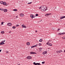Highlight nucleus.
<instances>
[{
	"label": "nucleus",
	"mask_w": 65,
	"mask_h": 65,
	"mask_svg": "<svg viewBox=\"0 0 65 65\" xmlns=\"http://www.w3.org/2000/svg\"><path fill=\"white\" fill-rule=\"evenodd\" d=\"M16 26V27H18V26H19V25H17Z\"/></svg>",
	"instance_id": "473e14b6"
},
{
	"label": "nucleus",
	"mask_w": 65,
	"mask_h": 65,
	"mask_svg": "<svg viewBox=\"0 0 65 65\" xmlns=\"http://www.w3.org/2000/svg\"><path fill=\"white\" fill-rule=\"evenodd\" d=\"M1 51H2V50L1 49L0 50V52H1Z\"/></svg>",
	"instance_id": "37998d69"
},
{
	"label": "nucleus",
	"mask_w": 65,
	"mask_h": 65,
	"mask_svg": "<svg viewBox=\"0 0 65 65\" xmlns=\"http://www.w3.org/2000/svg\"><path fill=\"white\" fill-rule=\"evenodd\" d=\"M12 24L10 23H8L7 24L8 26H11Z\"/></svg>",
	"instance_id": "39448f33"
},
{
	"label": "nucleus",
	"mask_w": 65,
	"mask_h": 65,
	"mask_svg": "<svg viewBox=\"0 0 65 65\" xmlns=\"http://www.w3.org/2000/svg\"><path fill=\"white\" fill-rule=\"evenodd\" d=\"M60 30V28H59L57 29V30L58 31H59V30Z\"/></svg>",
	"instance_id": "f704fd0d"
},
{
	"label": "nucleus",
	"mask_w": 65,
	"mask_h": 65,
	"mask_svg": "<svg viewBox=\"0 0 65 65\" xmlns=\"http://www.w3.org/2000/svg\"><path fill=\"white\" fill-rule=\"evenodd\" d=\"M39 49L40 51H41V50H42V48H39Z\"/></svg>",
	"instance_id": "4be33fe9"
},
{
	"label": "nucleus",
	"mask_w": 65,
	"mask_h": 65,
	"mask_svg": "<svg viewBox=\"0 0 65 65\" xmlns=\"http://www.w3.org/2000/svg\"><path fill=\"white\" fill-rule=\"evenodd\" d=\"M39 63H36L35 62H34L33 63V64L35 65H39Z\"/></svg>",
	"instance_id": "0eeeda50"
},
{
	"label": "nucleus",
	"mask_w": 65,
	"mask_h": 65,
	"mask_svg": "<svg viewBox=\"0 0 65 65\" xmlns=\"http://www.w3.org/2000/svg\"><path fill=\"white\" fill-rule=\"evenodd\" d=\"M3 10L4 12H7V10L6 9H3Z\"/></svg>",
	"instance_id": "9d476101"
},
{
	"label": "nucleus",
	"mask_w": 65,
	"mask_h": 65,
	"mask_svg": "<svg viewBox=\"0 0 65 65\" xmlns=\"http://www.w3.org/2000/svg\"><path fill=\"white\" fill-rule=\"evenodd\" d=\"M18 11V10L17 9H14L13 10V11Z\"/></svg>",
	"instance_id": "aec40b11"
},
{
	"label": "nucleus",
	"mask_w": 65,
	"mask_h": 65,
	"mask_svg": "<svg viewBox=\"0 0 65 65\" xmlns=\"http://www.w3.org/2000/svg\"><path fill=\"white\" fill-rule=\"evenodd\" d=\"M62 38L63 39H65V37H63Z\"/></svg>",
	"instance_id": "7c9ffc66"
},
{
	"label": "nucleus",
	"mask_w": 65,
	"mask_h": 65,
	"mask_svg": "<svg viewBox=\"0 0 65 65\" xmlns=\"http://www.w3.org/2000/svg\"><path fill=\"white\" fill-rule=\"evenodd\" d=\"M41 43H39V46H41Z\"/></svg>",
	"instance_id": "cd10ccee"
},
{
	"label": "nucleus",
	"mask_w": 65,
	"mask_h": 65,
	"mask_svg": "<svg viewBox=\"0 0 65 65\" xmlns=\"http://www.w3.org/2000/svg\"><path fill=\"white\" fill-rule=\"evenodd\" d=\"M22 28H26V26H25L24 24L22 25Z\"/></svg>",
	"instance_id": "1a4fd4ad"
},
{
	"label": "nucleus",
	"mask_w": 65,
	"mask_h": 65,
	"mask_svg": "<svg viewBox=\"0 0 65 65\" xmlns=\"http://www.w3.org/2000/svg\"><path fill=\"white\" fill-rule=\"evenodd\" d=\"M56 52L57 53H59V51H56Z\"/></svg>",
	"instance_id": "c9c22d12"
},
{
	"label": "nucleus",
	"mask_w": 65,
	"mask_h": 65,
	"mask_svg": "<svg viewBox=\"0 0 65 65\" xmlns=\"http://www.w3.org/2000/svg\"><path fill=\"white\" fill-rule=\"evenodd\" d=\"M20 16L22 17H23L24 16V14H21L20 15Z\"/></svg>",
	"instance_id": "2eb2a0df"
},
{
	"label": "nucleus",
	"mask_w": 65,
	"mask_h": 65,
	"mask_svg": "<svg viewBox=\"0 0 65 65\" xmlns=\"http://www.w3.org/2000/svg\"><path fill=\"white\" fill-rule=\"evenodd\" d=\"M39 9L42 11H45L47 9L46 8V7L45 6H42L39 8Z\"/></svg>",
	"instance_id": "f257e3e1"
},
{
	"label": "nucleus",
	"mask_w": 65,
	"mask_h": 65,
	"mask_svg": "<svg viewBox=\"0 0 65 65\" xmlns=\"http://www.w3.org/2000/svg\"><path fill=\"white\" fill-rule=\"evenodd\" d=\"M1 8H0V10H1Z\"/></svg>",
	"instance_id": "603ef678"
},
{
	"label": "nucleus",
	"mask_w": 65,
	"mask_h": 65,
	"mask_svg": "<svg viewBox=\"0 0 65 65\" xmlns=\"http://www.w3.org/2000/svg\"><path fill=\"white\" fill-rule=\"evenodd\" d=\"M3 44H2V42L0 43V45H2Z\"/></svg>",
	"instance_id": "e433bc0d"
},
{
	"label": "nucleus",
	"mask_w": 65,
	"mask_h": 65,
	"mask_svg": "<svg viewBox=\"0 0 65 65\" xmlns=\"http://www.w3.org/2000/svg\"><path fill=\"white\" fill-rule=\"evenodd\" d=\"M33 14H31L30 15V17L31 18H32L33 19Z\"/></svg>",
	"instance_id": "4468645a"
},
{
	"label": "nucleus",
	"mask_w": 65,
	"mask_h": 65,
	"mask_svg": "<svg viewBox=\"0 0 65 65\" xmlns=\"http://www.w3.org/2000/svg\"><path fill=\"white\" fill-rule=\"evenodd\" d=\"M2 44H2V45H3V44H5V43L3 42H2Z\"/></svg>",
	"instance_id": "a878e982"
},
{
	"label": "nucleus",
	"mask_w": 65,
	"mask_h": 65,
	"mask_svg": "<svg viewBox=\"0 0 65 65\" xmlns=\"http://www.w3.org/2000/svg\"><path fill=\"white\" fill-rule=\"evenodd\" d=\"M51 42V40H50L49 41H48L49 42Z\"/></svg>",
	"instance_id": "58836bf2"
},
{
	"label": "nucleus",
	"mask_w": 65,
	"mask_h": 65,
	"mask_svg": "<svg viewBox=\"0 0 65 65\" xmlns=\"http://www.w3.org/2000/svg\"><path fill=\"white\" fill-rule=\"evenodd\" d=\"M35 15L36 16V17H37V16L38 15V14H36Z\"/></svg>",
	"instance_id": "bb28decb"
},
{
	"label": "nucleus",
	"mask_w": 65,
	"mask_h": 65,
	"mask_svg": "<svg viewBox=\"0 0 65 65\" xmlns=\"http://www.w3.org/2000/svg\"><path fill=\"white\" fill-rule=\"evenodd\" d=\"M27 59H31L32 58V57L30 56H27Z\"/></svg>",
	"instance_id": "20e7f679"
},
{
	"label": "nucleus",
	"mask_w": 65,
	"mask_h": 65,
	"mask_svg": "<svg viewBox=\"0 0 65 65\" xmlns=\"http://www.w3.org/2000/svg\"><path fill=\"white\" fill-rule=\"evenodd\" d=\"M63 18H65V16H61L60 17V19H63Z\"/></svg>",
	"instance_id": "9b49d317"
},
{
	"label": "nucleus",
	"mask_w": 65,
	"mask_h": 65,
	"mask_svg": "<svg viewBox=\"0 0 65 65\" xmlns=\"http://www.w3.org/2000/svg\"><path fill=\"white\" fill-rule=\"evenodd\" d=\"M64 53H65V50L64 51Z\"/></svg>",
	"instance_id": "8fccbe9b"
},
{
	"label": "nucleus",
	"mask_w": 65,
	"mask_h": 65,
	"mask_svg": "<svg viewBox=\"0 0 65 65\" xmlns=\"http://www.w3.org/2000/svg\"><path fill=\"white\" fill-rule=\"evenodd\" d=\"M30 54H36L37 53L35 52H30Z\"/></svg>",
	"instance_id": "423d86ee"
},
{
	"label": "nucleus",
	"mask_w": 65,
	"mask_h": 65,
	"mask_svg": "<svg viewBox=\"0 0 65 65\" xmlns=\"http://www.w3.org/2000/svg\"><path fill=\"white\" fill-rule=\"evenodd\" d=\"M46 53H47V51H45L42 53V54L43 55H44V54H46Z\"/></svg>",
	"instance_id": "6e6552de"
},
{
	"label": "nucleus",
	"mask_w": 65,
	"mask_h": 65,
	"mask_svg": "<svg viewBox=\"0 0 65 65\" xmlns=\"http://www.w3.org/2000/svg\"><path fill=\"white\" fill-rule=\"evenodd\" d=\"M50 14H51V13H49V14L46 13L45 15V16H48V15H50Z\"/></svg>",
	"instance_id": "f8f14e48"
},
{
	"label": "nucleus",
	"mask_w": 65,
	"mask_h": 65,
	"mask_svg": "<svg viewBox=\"0 0 65 65\" xmlns=\"http://www.w3.org/2000/svg\"><path fill=\"white\" fill-rule=\"evenodd\" d=\"M1 10H3V9L2 8H1Z\"/></svg>",
	"instance_id": "4c0bfd02"
},
{
	"label": "nucleus",
	"mask_w": 65,
	"mask_h": 65,
	"mask_svg": "<svg viewBox=\"0 0 65 65\" xmlns=\"http://www.w3.org/2000/svg\"><path fill=\"white\" fill-rule=\"evenodd\" d=\"M18 65H20V64H18Z\"/></svg>",
	"instance_id": "3c124183"
},
{
	"label": "nucleus",
	"mask_w": 65,
	"mask_h": 65,
	"mask_svg": "<svg viewBox=\"0 0 65 65\" xmlns=\"http://www.w3.org/2000/svg\"><path fill=\"white\" fill-rule=\"evenodd\" d=\"M40 22H41V20L40 21Z\"/></svg>",
	"instance_id": "864d4df0"
},
{
	"label": "nucleus",
	"mask_w": 65,
	"mask_h": 65,
	"mask_svg": "<svg viewBox=\"0 0 65 65\" xmlns=\"http://www.w3.org/2000/svg\"><path fill=\"white\" fill-rule=\"evenodd\" d=\"M8 52H7V51H6V53H8Z\"/></svg>",
	"instance_id": "a18cd8bd"
},
{
	"label": "nucleus",
	"mask_w": 65,
	"mask_h": 65,
	"mask_svg": "<svg viewBox=\"0 0 65 65\" xmlns=\"http://www.w3.org/2000/svg\"><path fill=\"white\" fill-rule=\"evenodd\" d=\"M58 52H59V53H60V52H62L63 51H62V50H59L58 51Z\"/></svg>",
	"instance_id": "412c9836"
},
{
	"label": "nucleus",
	"mask_w": 65,
	"mask_h": 65,
	"mask_svg": "<svg viewBox=\"0 0 65 65\" xmlns=\"http://www.w3.org/2000/svg\"><path fill=\"white\" fill-rule=\"evenodd\" d=\"M36 32H37V31L36 30Z\"/></svg>",
	"instance_id": "09e8293b"
},
{
	"label": "nucleus",
	"mask_w": 65,
	"mask_h": 65,
	"mask_svg": "<svg viewBox=\"0 0 65 65\" xmlns=\"http://www.w3.org/2000/svg\"><path fill=\"white\" fill-rule=\"evenodd\" d=\"M32 2H30V3H28V4H31V3Z\"/></svg>",
	"instance_id": "c756f323"
},
{
	"label": "nucleus",
	"mask_w": 65,
	"mask_h": 65,
	"mask_svg": "<svg viewBox=\"0 0 65 65\" xmlns=\"http://www.w3.org/2000/svg\"><path fill=\"white\" fill-rule=\"evenodd\" d=\"M1 34H4V31H1Z\"/></svg>",
	"instance_id": "5701e85b"
},
{
	"label": "nucleus",
	"mask_w": 65,
	"mask_h": 65,
	"mask_svg": "<svg viewBox=\"0 0 65 65\" xmlns=\"http://www.w3.org/2000/svg\"><path fill=\"white\" fill-rule=\"evenodd\" d=\"M50 48H48L47 49L48 50H50Z\"/></svg>",
	"instance_id": "a19ab883"
},
{
	"label": "nucleus",
	"mask_w": 65,
	"mask_h": 65,
	"mask_svg": "<svg viewBox=\"0 0 65 65\" xmlns=\"http://www.w3.org/2000/svg\"><path fill=\"white\" fill-rule=\"evenodd\" d=\"M3 23H4V22H2L1 25H3Z\"/></svg>",
	"instance_id": "c85d7f7f"
},
{
	"label": "nucleus",
	"mask_w": 65,
	"mask_h": 65,
	"mask_svg": "<svg viewBox=\"0 0 65 65\" xmlns=\"http://www.w3.org/2000/svg\"><path fill=\"white\" fill-rule=\"evenodd\" d=\"M65 33L64 32L63 33H60L58 34V35L60 34V35H64V34H65Z\"/></svg>",
	"instance_id": "f03ea898"
},
{
	"label": "nucleus",
	"mask_w": 65,
	"mask_h": 65,
	"mask_svg": "<svg viewBox=\"0 0 65 65\" xmlns=\"http://www.w3.org/2000/svg\"><path fill=\"white\" fill-rule=\"evenodd\" d=\"M13 29H15V28H16V27H15V26H13L12 27Z\"/></svg>",
	"instance_id": "b1692460"
},
{
	"label": "nucleus",
	"mask_w": 65,
	"mask_h": 65,
	"mask_svg": "<svg viewBox=\"0 0 65 65\" xmlns=\"http://www.w3.org/2000/svg\"><path fill=\"white\" fill-rule=\"evenodd\" d=\"M26 44L27 45H30V42H28L26 43Z\"/></svg>",
	"instance_id": "dca6fc26"
},
{
	"label": "nucleus",
	"mask_w": 65,
	"mask_h": 65,
	"mask_svg": "<svg viewBox=\"0 0 65 65\" xmlns=\"http://www.w3.org/2000/svg\"><path fill=\"white\" fill-rule=\"evenodd\" d=\"M49 44V42H47L46 43V44H47L48 45V44Z\"/></svg>",
	"instance_id": "72a5a7b5"
},
{
	"label": "nucleus",
	"mask_w": 65,
	"mask_h": 65,
	"mask_svg": "<svg viewBox=\"0 0 65 65\" xmlns=\"http://www.w3.org/2000/svg\"><path fill=\"white\" fill-rule=\"evenodd\" d=\"M48 45H49V46H52V44L51 43H49L48 44Z\"/></svg>",
	"instance_id": "f3484780"
},
{
	"label": "nucleus",
	"mask_w": 65,
	"mask_h": 65,
	"mask_svg": "<svg viewBox=\"0 0 65 65\" xmlns=\"http://www.w3.org/2000/svg\"><path fill=\"white\" fill-rule=\"evenodd\" d=\"M8 5V4H6V6H7V5Z\"/></svg>",
	"instance_id": "c03bdc74"
},
{
	"label": "nucleus",
	"mask_w": 65,
	"mask_h": 65,
	"mask_svg": "<svg viewBox=\"0 0 65 65\" xmlns=\"http://www.w3.org/2000/svg\"><path fill=\"white\" fill-rule=\"evenodd\" d=\"M9 33H11V31H9Z\"/></svg>",
	"instance_id": "49530a36"
},
{
	"label": "nucleus",
	"mask_w": 65,
	"mask_h": 65,
	"mask_svg": "<svg viewBox=\"0 0 65 65\" xmlns=\"http://www.w3.org/2000/svg\"><path fill=\"white\" fill-rule=\"evenodd\" d=\"M42 39H41L39 40V42H42Z\"/></svg>",
	"instance_id": "6ab92c4d"
},
{
	"label": "nucleus",
	"mask_w": 65,
	"mask_h": 65,
	"mask_svg": "<svg viewBox=\"0 0 65 65\" xmlns=\"http://www.w3.org/2000/svg\"><path fill=\"white\" fill-rule=\"evenodd\" d=\"M16 18H18V16H16Z\"/></svg>",
	"instance_id": "de8ad7c7"
},
{
	"label": "nucleus",
	"mask_w": 65,
	"mask_h": 65,
	"mask_svg": "<svg viewBox=\"0 0 65 65\" xmlns=\"http://www.w3.org/2000/svg\"><path fill=\"white\" fill-rule=\"evenodd\" d=\"M5 40H4V41H2V42H5Z\"/></svg>",
	"instance_id": "ea45409f"
},
{
	"label": "nucleus",
	"mask_w": 65,
	"mask_h": 65,
	"mask_svg": "<svg viewBox=\"0 0 65 65\" xmlns=\"http://www.w3.org/2000/svg\"><path fill=\"white\" fill-rule=\"evenodd\" d=\"M39 63V64H38V65H41V64H40V63Z\"/></svg>",
	"instance_id": "79ce46f5"
},
{
	"label": "nucleus",
	"mask_w": 65,
	"mask_h": 65,
	"mask_svg": "<svg viewBox=\"0 0 65 65\" xmlns=\"http://www.w3.org/2000/svg\"><path fill=\"white\" fill-rule=\"evenodd\" d=\"M38 46V44H37L36 45H34L33 46H31V48H33V47H36V46Z\"/></svg>",
	"instance_id": "7ed1b4c3"
},
{
	"label": "nucleus",
	"mask_w": 65,
	"mask_h": 65,
	"mask_svg": "<svg viewBox=\"0 0 65 65\" xmlns=\"http://www.w3.org/2000/svg\"><path fill=\"white\" fill-rule=\"evenodd\" d=\"M3 4V5H6V3L5 2H4Z\"/></svg>",
	"instance_id": "ddd939ff"
},
{
	"label": "nucleus",
	"mask_w": 65,
	"mask_h": 65,
	"mask_svg": "<svg viewBox=\"0 0 65 65\" xmlns=\"http://www.w3.org/2000/svg\"><path fill=\"white\" fill-rule=\"evenodd\" d=\"M36 16H35V15H33V17H32V19H33V18H35V17H36Z\"/></svg>",
	"instance_id": "393cba45"
},
{
	"label": "nucleus",
	"mask_w": 65,
	"mask_h": 65,
	"mask_svg": "<svg viewBox=\"0 0 65 65\" xmlns=\"http://www.w3.org/2000/svg\"><path fill=\"white\" fill-rule=\"evenodd\" d=\"M44 63H45V62L44 61V62H42V64H44Z\"/></svg>",
	"instance_id": "2f4dec72"
},
{
	"label": "nucleus",
	"mask_w": 65,
	"mask_h": 65,
	"mask_svg": "<svg viewBox=\"0 0 65 65\" xmlns=\"http://www.w3.org/2000/svg\"><path fill=\"white\" fill-rule=\"evenodd\" d=\"M0 3H1V4H3V2L2 1H0Z\"/></svg>",
	"instance_id": "a211bd4d"
}]
</instances>
